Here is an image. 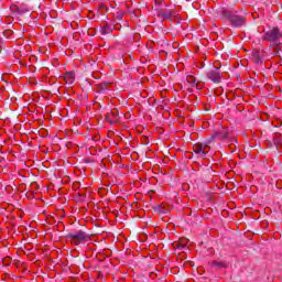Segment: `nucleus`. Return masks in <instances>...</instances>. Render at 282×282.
Here are the masks:
<instances>
[{
    "instance_id": "obj_16",
    "label": "nucleus",
    "mask_w": 282,
    "mask_h": 282,
    "mask_svg": "<svg viewBox=\"0 0 282 282\" xmlns=\"http://www.w3.org/2000/svg\"><path fill=\"white\" fill-rule=\"evenodd\" d=\"M109 87V83H101L99 84V91L102 94V91H107Z\"/></svg>"
},
{
    "instance_id": "obj_13",
    "label": "nucleus",
    "mask_w": 282,
    "mask_h": 282,
    "mask_svg": "<svg viewBox=\"0 0 282 282\" xmlns=\"http://www.w3.org/2000/svg\"><path fill=\"white\" fill-rule=\"evenodd\" d=\"M253 57V63H256V65H261V63H263V61L261 59V53H259V51H256L252 54Z\"/></svg>"
},
{
    "instance_id": "obj_4",
    "label": "nucleus",
    "mask_w": 282,
    "mask_h": 282,
    "mask_svg": "<svg viewBox=\"0 0 282 282\" xmlns=\"http://www.w3.org/2000/svg\"><path fill=\"white\" fill-rule=\"evenodd\" d=\"M193 151L198 158H202L204 160L206 155H208V153L210 152V145L198 142L193 145Z\"/></svg>"
},
{
    "instance_id": "obj_5",
    "label": "nucleus",
    "mask_w": 282,
    "mask_h": 282,
    "mask_svg": "<svg viewBox=\"0 0 282 282\" xmlns=\"http://www.w3.org/2000/svg\"><path fill=\"white\" fill-rule=\"evenodd\" d=\"M206 76L208 80H212V83L219 85V83H221V78L224 75L219 72V68H215V69L208 70L206 73Z\"/></svg>"
},
{
    "instance_id": "obj_18",
    "label": "nucleus",
    "mask_w": 282,
    "mask_h": 282,
    "mask_svg": "<svg viewBox=\"0 0 282 282\" xmlns=\"http://www.w3.org/2000/svg\"><path fill=\"white\" fill-rule=\"evenodd\" d=\"M279 47H281V46H274V47H273V54H274V56H279Z\"/></svg>"
},
{
    "instance_id": "obj_10",
    "label": "nucleus",
    "mask_w": 282,
    "mask_h": 282,
    "mask_svg": "<svg viewBox=\"0 0 282 282\" xmlns=\"http://www.w3.org/2000/svg\"><path fill=\"white\" fill-rule=\"evenodd\" d=\"M212 268H215L216 270H221V268H228V262L226 261H213L210 263Z\"/></svg>"
},
{
    "instance_id": "obj_21",
    "label": "nucleus",
    "mask_w": 282,
    "mask_h": 282,
    "mask_svg": "<svg viewBox=\"0 0 282 282\" xmlns=\"http://www.w3.org/2000/svg\"><path fill=\"white\" fill-rule=\"evenodd\" d=\"M79 197H85V193H78Z\"/></svg>"
},
{
    "instance_id": "obj_22",
    "label": "nucleus",
    "mask_w": 282,
    "mask_h": 282,
    "mask_svg": "<svg viewBox=\"0 0 282 282\" xmlns=\"http://www.w3.org/2000/svg\"><path fill=\"white\" fill-rule=\"evenodd\" d=\"M100 8H105V6H104V4H100Z\"/></svg>"
},
{
    "instance_id": "obj_12",
    "label": "nucleus",
    "mask_w": 282,
    "mask_h": 282,
    "mask_svg": "<svg viewBox=\"0 0 282 282\" xmlns=\"http://www.w3.org/2000/svg\"><path fill=\"white\" fill-rule=\"evenodd\" d=\"M111 32H113V28H111V25H109L108 23H106V25H104L100 30V33L102 35L111 34Z\"/></svg>"
},
{
    "instance_id": "obj_14",
    "label": "nucleus",
    "mask_w": 282,
    "mask_h": 282,
    "mask_svg": "<svg viewBox=\"0 0 282 282\" xmlns=\"http://www.w3.org/2000/svg\"><path fill=\"white\" fill-rule=\"evenodd\" d=\"M159 17H161L162 19H166L167 21H171V19H172L170 10L160 11Z\"/></svg>"
},
{
    "instance_id": "obj_6",
    "label": "nucleus",
    "mask_w": 282,
    "mask_h": 282,
    "mask_svg": "<svg viewBox=\"0 0 282 282\" xmlns=\"http://www.w3.org/2000/svg\"><path fill=\"white\" fill-rule=\"evenodd\" d=\"M106 121L110 122V124H116L118 122V109H112L110 112L106 115Z\"/></svg>"
},
{
    "instance_id": "obj_3",
    "label": "nucleus",
    "mask_w": 282,
    "mask_h": 282,
    "mask_svg": "<svg viewBox=\"0 0 282 282\" xmlns=\"http://www.w3.org/2000/svg\"><path fill=\"white\" fill-rule=\"evenodd\" d=\"M67 239H69L73 246H80V243H85V241H89V234L83 230H78L75 234H69L67 236Z\"/></svg>"
},
{
    "instance_id": "obj_11",
    "label": "nucleus",
    "mask_w": 282,
    "mask_h": 282,
    "mask_svg": "<svg viewBox=\"0 0 282 282\" xmlns=\"http://www.w3.org/2000/svg\"><path fill=\"white\" fill-rule=\"evenodd\" d=\"M64 80L67 85H74V80H76V77L74 76V73H66L64 75Z\"/></svg>"
},
{
    "instance_id": "obj_2",
    "label": "nucleus",
    "mask_w": 282,
    "mask_h": 282,
    "mask_svg": "<svg viewBox=\"0 0 282 282\" xmlns=\"http://www.w3.org/2000/svg\"><path fill=\"white\" fill-rule=\"evenodd\" d=\"M224 21H228L232 28H241L246 25V18L226 9L220 11Z\"/></svg>"
},
{
    "instance_id": "obj_20",
    "label": "nucleus",
    "mask_w": 282,
    "mask_h": 282,
    "mask_svg": "<svg viewBox=\"0 0 282 282\" xmlns=\"http://www.w3.org/2000/svg\"><path fill=\"white\" fill-rule=\"evenodd\" d=\"M159 213H164V210H162V205H159Z\"/></svg>"
},
{
    "instance_id": "obj_8",
    "label": "nucleus",
    "mask_w": 282,
    "mask_h": 282,
    "mask_svg": "<svg viewBox=\"0 0 282 282\" xmlns=\"http://www.w3.org/2000/svg\"><path fill=\"white\" fill-rule=\"evenodd\" d=\"M273 144L275 145V149H278V151L282 153V134L281 133H274Z\"/></svg>"
},
{
    "instance_id": "obj_1",
    "label": "nucleus",
    "mask_w": 282,
    "mask_h": 282,
    "mask_svg": "<svg viewBox=\"0 0 282 282\" xmlns=\"http://www.w3.org/2000/svg\"><path fill=\"white\" fill-rule=\"evenodd\" d=\"M262 41L271 43V47H281L282 46V31L279 26H275L269 31H265Z\"/></svg>"
},
{
    "instance_id": "obj_9",
    "label": "nucleus",
    "mask_w": 282,
    "mask_h": 282,
    "mask_svg": "<svg viewBox=\"0 0 282 282\" xmlns=\"http://www.w3.org/2000/svg\"><path fill=\"white\" fill-rule=\"evenodd\" d=\"M186 82L192 85V87H196V89H202V86H199V83H197V78L193 75H187Z\"/></svg>"
},
{
    "instance_id": "obj_15",
    "label": "nucleus",
    "mask_w": 282,
    "mask_h": 282,
    "mask_svg": "<svg viewBox=\"0 0 282 282\" xmlns=\"http://www.w3.org/2000/svg\"><path fill=\"white\" fill-rule=\"evenodd\" d=\"M186 243H188V240L185 239V240H183V241L176 243V248H177L178 250H184V248H186Z\"/></svg>"
},
{
    "instance_id": "obj_19",
    "label": "nucleus",
    "mask_w": 282,
    "mask_h": 282,
    "mask_svg": "<svg viewBox=\"0 0 282 282\" xmlns=\"http://www.w3.org/2000/svg\"><path fill=\"white\" fill-rule=\"evenodd\" d=\"M124 17V14L122 12H118L117 13V19L122 20V18Z\"/></svg>"
},
{
    "instance_id": "obj_17",
    "label": "nucleus",
    "mask_w": 282,
    "mask_h": 282,
    "mask_svg": "<svg viewBox=\"0 0 282 282\" xmlns=\"http://www.w3.org/2000/svg\"><path fill=\"white\" fill-rule=\"evenodd\" d=\"M170 17L171 19H177V17H180V14L177 13V11L175 10H170Z\"/></svg>"
},
{
    "instance_id": "obj_7",
    "label": "nucleus",
    "mask_w": 282,
    "mask_h": 282,
    "mask_svg": "<svg viewBox=\"0 0 282 282\" xmlns=\"http://www.w3.org/2000/svg\"><path fill=\"white\" fill-rule=\"evenodd\" d=\"M214 138H218V140H229L230 132H228V129L223 128L221 130L215 132Z\"/></svg>"
}]
</instances>
